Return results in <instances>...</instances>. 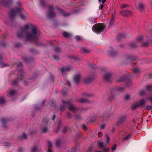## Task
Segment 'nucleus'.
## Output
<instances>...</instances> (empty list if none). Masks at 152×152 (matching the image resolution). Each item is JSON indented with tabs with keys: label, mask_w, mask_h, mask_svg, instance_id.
<instances>
[{
	"label": "nucleus",
	"mask_w": 152,
	"mask_h": 152,
	"mask_svg": "<svg viewBox=\"0 0 152 152\" xmlns=\"http://www.w3.org/2000/svg\"><path fill=\"white\" fill-rule=\"evenodd\" d=\"M68 129V128L67 127H65L63 129V132L64 133H65L67 131Z\"/></svg>",
	"instance_id": "obj_52"
},
{
	"label": "nucleus",
	"mask_w": 152,
	"mask_h": 152,
	"mask_svg": "<svg viewBox=\"0 0 152 152\" xmlns=\"http://www.w3.org/2000/svg\"><path fill=\"white\" fill-rule=\"evenodd\" d=\"M23 73H22V74L19 76V78H18L13 81L12 84L14 85H16L19 82L21 81L23 83L26 85L27 84V83L25 80H23L22 79L23 78Z\"/></svg>",
	"instance_id": "obj_8"
},
{
	"label": "nucleus",
	"mask_w": 152,
	"mask_h": 152,
	"mask_svg": "<svg viewBox=\"0 0 152 152\" xmlns=\"http://www.w3.org/2000/svg\"><path fill=\"white\" fill-rule=\"evenodd\" d=\"M40 3L42 6H44L45 3L43 0H40Z\"/></svg>",
	"instance_id": "obj_47"
},
{
	"label": "nucleus",
	"mask_w": 152,
	"mask_h": 152,
	"mask_svg": "<svg viewBox=\"0 0 152 152\" xmlns=\"http://www.w3.org/2000/svg\"><path fill=\"white\" fill-rule=\"evenodd\" d=\"M53 58L54 59L56 60H58L59 59V57L58 56L56 55L53 56Z\"/></svg>",
	"instance_id": "obj_51"
},
{
	"label": "nucleus",
	"mask_w": 152,
	"mask_h": 152,
	"mask_svg": "<svg viewBox=\"0 0 152 152\" xmlns=\"http://www.w3.org/2000/svg\"><path fill=\"white\" fill-rule=\"evenodd\" d=\"M146 88L148 91L152 90V85H148L146 86Z\"/></svg>",
	"instance_id": "obj_36"
},
{
	"label": "nucleus",
	"mask_w": 152,
	"mask_h": 152,
	"mask_svg": "<svg viewBox=\"0 0 152 152\" xmlns=\"http://www.w3.org/2000/svg\"><path fill=\"white\" fill-rule=\"evenodd\" d=\"M132 136V134L131 133L129 134L128 135H126V137H123L122 140H127L128 139Z\"/></svg>",
	"instance_id": "obj_29"
},
{
	"label": "nucleus",
	"mask_w": 152,
	"mask_h": 152,
	"mask_svg": "<svg viewBox=\"0 0 152 152\" xmlns=\"http://www.w3.org/2000/svg\"><path fill=\"white\" fill-rule=\"evenodd\" d=\"M48 121L49 119L47 118H46L43 120L42 123V126L41 128L42 133H46L48 132V129L47 127V126Z\"/></svg>",
	"instance_id": "obj_4"
},
{
	"label": "nucleus",
	"mask_w": 152,
	"mask_h": 152,
	"mask_svg": "<svg viewBox=\"0 0 152 152\" xmlns=\"http://www.w3.org/2000/svg\"><path fill=\"white\" fill-rule=\"evenodd\" d=\"M98 135L99 137H102V136L103 134L102 133V132H100L98 133Z\"/></svg>",
	"instance_id": "obj_54"
},
{
	"label": "nucleus",
	"mask_w": 152,
	"mask_h": 152,
	"mask_svg": "<svg viewBox=\"0 0 152 152\" xmlns=\"http://www.w3.org/2000/svg\"><path fill=\"white\" fill-rule=\"evenodd\" d=\"M5 102V100L4 97L0 98V104H2Z\"/></svg>",
	"instance_id": "obj_41"
},
{
	"label": "nucleus",
	"mask_w": 152,
	"mask_h": 152,
	"mask_svg": "<svg viewBox=\"0 0 152 152\" xmlns=\"http://www.w3.org/2000/svg\"><path fill=\"white\" fill-rule=\"evenodd\" d=\"M63 35L65 37H68L70 36V34L66 32H64L63 33Z\"/></svg>",
	"instance_id": "obj_35"
},
{
	"label": "nucleus",
	"mask_w": 152,
	"mask_h": 152,
	"mask_svg": "<svg viewBox=\"0 0 152 152\" xmlns=\"http://www.w3.org/2000/svg\"><path fill=\"white\" fill-rule=\"evenodd\" d=\"M148 45V43L147 42H144L141 45V46L144 47H146Z\"/></svg>",
	"instance_id": "obj_48"
},
{
	"label": "nucleus",
	"mask_w": 152,
	"mask_h": 152,
	"mask_svg": "<svg viewBox=\"0 0 152 152\" xmlns=\"http://www.w3.org/2000/svg\"><path fill=\"white\" fill-rule=\"evenodd\" d=\"M54 50L56 53H59L60 51V48L59 47H56L55 48Z\"/></svg>",
	"instance_id": "obj_39"
},
{
	"label": "nucleus",
	"mask_w": 152,
	"mask_h": 152,
	"mask_svg": "<svg viewBox=\"0 0 152 152\" xmlns=\"http://www.w3.org/2000/svg\"><path fill=\"white\" fill-rule=\"evenodd\" d=\"M81 50L86 53H89L91 51V50L89 49L86 47H82L81 48Z\"/></svg>",
	"instance_id": "obj_20"
},
{
	"label": "nucleus",
	"mask_w": 152,
	"mask_h": 152,
	"mask_svg": "<svg viewBox=\"0 0 152 152\" xmlns=\"http://www.w3.org/2000/svg\"><path fill=\"white\" fill-rule=\"evenodd\" d=\"M126 116L125 115L121 116L119 117V120L117 123L118 125H120L122 123L124 122L126 120Z\"/></svg>",
	"instance_id": "obj_12"
},
{
	"label": "nucleus",
	"mask_w": 152,
	"mask_h": 152,
	"mask_svg": "<svg viewBox=\"0 0 152 152\" xmlns=\"http://www.w3.org/2000/svg\"><path fill=\"white\" fill-rule=\"evenodd\" d=\"M137 103L138 104L139 106L140 107L145 104V101L144 99H142L140 100Z\"/></svg>",
	"instance_id": "obj_21"
},
{
	"label": "nucleus",
	"mask_w": 152,
	"mask_h": 152,
	"mask_svg": "<svg viewBox=\"0 0 152 152\" xmlns=\"http://www.w3.org/2000/svg\"><path fill=\"white\" fill-rule=\"evenodd\" d=\"M56 9L59 13L64 16L67 17L70 14L69 13H65L63 10H61L59 8H57Z\"/></svg>",
	"instance_id": "obj_13"
},
{
	"label": "nucleus",
	"mask_w": 152,
	"mask_h": 152,
	"mask_svg": "<svg viewBox=\"0 0 152 152\" xmlns=\"http://www.w3.org/2000/svg\"><path fill=\"white\" fill-rule=\"evenodd\" d=\"M146 109L148 110H151L152 109V105H148L146 107Z\"/></svg>",
	"instance_id": "obj_45"
},
{
	"label": "nucleus",
	"mask_w": 152,
	"mask_h": 152,
	"mask_svg": "<svg viewBox=\"0 0 152 152\" xmlns=\"http://www.w3.org/2000/svg\"><path fill=\"white\" fill-rule=\"evenodd\" d=\"M48 152H53L50 149V148L52 146V143L50 141H48Z\"/></svg>",
	"instance_id": "obj_25"
},
{
	"label": "nucleus",
	"mask_w": 152,
	"mask_h": 152,
	"mask_svg": "<svg viewBox=\"0 0 152 152\" xmlns=\"http://www.w3.org/2000/svg\"><path fill=\"white\" fill-rule=\"evenodd\" d=\"M94 75H91L88 78H86L84 80V82L87 83L91 82L94 78Z\"/></svg>",
	"instance_id": "obj_15"
},
{
	"label": "nucleus",
	"mask_w": 152,
	"mask_h": 152,
	"mask_svg": "<svg viewBox=\"0 0 152 152\" xmlns=\"http://www.w3.org/2000/svg\"><path fill=\"white\" fill-rule=\"evenodd\" d=\"M123 89L122 88H119L118 89L114 88L111 91V93L112 95L115 94L116 93L117 91H122Z\"/></svg>",
	"instance_id": "obj_19"
},
{
	"label": "nucleus",
	"mask_w": 152,
	"mask_h": 152,
	"mask_svg": "<svg viewBox=\"0 0 152 152\" xmlns=\"http://www.w3.org/2000/svg\"><path fill=\"white\" fill-rule=\"evenodd\" d=\"M75 118L77 119V120H80L81 119V118L80 115H77L75 116Z\"/></svg>",
	"instance_id": "obj_46"
},
{
	"label": "nucleus",
	"mask_w": 152,
	"mask_h": 152,
	"mask_svg": "<svg viewBox=\"0 0 152 152\" xmlns=\"http://www.w3.org/2000/svg\"><path fill=\"white\" fill-rule=\"evenodd\" d=\"M40 35V32L34 25H26L24 27H21L17 33L18 37L21 39L26 35L27 40L35 41Z\"/></svg>",
	"instance_id": "obj_1"
},
{
	"label": "nucleus",
	"mask_w": 152,
	"mask_h": 152,
	"mask_svg": "<svg viewBox=\"0 0 152 152\" xmlns=\"http://www.w3.org/2000/svg\"><path fill=\"white\" fill-rule=\"evenodd\" d=\"M109 117V115L108 114H106L105 116H104V117L106 118H108Z\"/></svg>",
	"instance_id": "obj_61"
},
{
	"label": "nucleus",
	"mask_w": 152,
	"mask_h": 152,
	"mask_svg": "<svg viewBox=\"0 0 152 152\" xmlns=\"http://www.w3.org/2000/svg\"><path fill=\"white\" fill-rule=\"evenodd\" d=\"M82 127L84 129H86V127L84 124H83L82 125Z\"/></svg>",
	"instance_id": "obj_60"
},
{
	"label": "nucleus",
	"mask_w": 152,
	"mask_h": 152,
	"mask_svg": "<svg viewBox=\"0 0 152 152\" xmlns=\"http://www.w3.org/2000/svg\"><path fill=\"white\" fill-rule=\"evenodd\" d=\"M61 143V140L59 139L57 140L56 142V145L58 147L59 146Z\"/></svg>",
	"instance_id": "obj_40"
},
{
	"label": "nucleus",
	"mask_w": 152,
	"mask_h": 152,
	"mask_svg": "<svg viewBox=\"0 0 152 152\" xmlns=\"http://www.w3.org/2000/svg\"><path fill=\"white\" fill-rule=\"evenodd\" d=\"M116 147V144H115L111 148V149L112 151H113L115 150Z\"/></svg>",
	"instance_id": "obj_50"
},
{
	"label": "nucleus",
	"mask_w": 152,
	"mask_h": 152,
	"mask_svg": "<svg viewBox=\"0 0 152 152\" xmlns=\"http://www.w3.org/2000/svg\"><path fill=\"white\" fill-rule=\"evenodd\" d=\"M145 93V91H142L141 92V93L140 94V95H143Z\"/></svg>",
	"instance_id": "obj_63"
},
{
	"label": "nucleus",
	"mask_w": 152,
	"mask_h": 152,
	"mask_svg": "<svg viewBox=\"0 0 152 152\" xmlns=\"http://www.w3.org/2000/svg\"><path fill=\"white\" fill-rule=\"evenodd\" d=\"M20 5V2H18L17 5L18 7H16L15 9L12 10L10 12L9 16L11 19H14L17 16L18 14L19 15L21 19L25 20L26 19V12L21 7Z\"/></svg>",
	"instance_id": "obj_2"
},
{
	"label": "nucleus",
	"mask_w": 152,
	"mask_h": 152,
	"mask_svg": "<svg viewBox=\"0 0 152 152\" xmlns=\"http://www.w3.org/2000/svg\"><path fill=\"white\" fill-rule=\"evenodd\" d=\"M66 114H67V116L69 118H71V114H70V113H69V112H67L66 113Z\"/></svg>",
	"instance_id": "obj_57"
},
{
	"label": "nucleus",
	"mask_w": 152,
	"mask_h": 152,
	"mask_svg": "<svg viewBox=\"0 0 152 152\" xmlns=\"http://www.w3.org/2000/svg\"><path fill=\"white\" fill-rule=\"evenodd\" d=\"M143 39V36H140L137 37L136 40V42H138L139 41H142Z\"/></svg>",
	"instance_id": "obj_33"
},
{
	"label": "nucleus",
	"mask_w": 152,
	"mask_h": 152,
	"mask_svg": "<svg viewBox=\"0 0 152 152\" xmlns=\"http://www.w3.org/2000/svg\"><path fill=\"white\" fill-rule=\"evenodd\" d=\"M112 74L110 72H107L104 75L103 79L106 82H110L111 81Z\"/></svg>",
	"instance_id": "obj_7"
},
{
	"label": "nucleus",
	"mask_w": 152,
	"mask_h": 152,
	"mask_svg": "<svg viewBox=\"0 0 152 152\" xmlns=\"http://www.w3.org/2000/svg\"><path fill=\"white\" fill-rule=\"evenodd\" d=\"M126 76H124L120 77L118 79L116 80L117 81L119 82H123L125 80H126Z\"/></svg>",
	"instance_id": "obj_26"
},
{
	"label": "nucleus",
	"mask_w": 152,
	"mask_h": 152,
	"mask_svg": "<svg viewBox=\"0 0 152 152\" xmlns=\"http://www.w3.org/2000/svg\"><path fill=\"white\" fill-rule=\"evenodd\" d=\"M136 8L139 11L142 12L144 10V4L141 3H136L135 4Z\"/></svg>",
	"instance_id": "obj_10"
},
{
	"label": "nucleus",
	"mask_w": 152,
	"mask_h": 152,
	"mask_svg": "<svg viewBox=\"0 0 152 152\" xmlns=\"http://www.w3.org/2000/svg\"><path fill=\"white\" fill-rule=\"evenodd\" d=\"M130 97V96L129 94L126 95L125 96V99L126 100H128L129 99Z\"/></svg>",
	"instance_id": "obj_53"
},
{
	"label": "nucleus",
	"mask_w": 152,
	"mask_h": 152,
	"mask_svg": "<svg viewBox=\"0 0 152 152\" xmlns=\"http://www.w3.org/2000/svg\"><path fill=\"white\" fill-rule=\"evenodd\" d=\"M8 66L7 64H5L3 62H0V68H2L4 67H6Z\"/></svg>",
	"instance_id": "obj_30"
},
{
	"label": "nucleus",
	"mask_w": 152,
	"mask_h": 152,
	"mask_svg": "<svg viewBox=\"0 0 152 152\" xmlns=\"http://www.w3.org/2000/svg\"><path fill=\"white\" fill-rule=\"evenodd\" d=\"M103 143L102 141H99L98 143V145L99 147L102 148L103 147Z\"/></svg>",
	"instance_id": "obj_43"
},
{
	"label": "nucleus",
	"mask_w": 152,
	"mask_h": 152,
	"mask_svg": "<svg viewBox=\"0 0 152 152\" xmlns=\"http://www.w3.org/2000/svg\"><path fill=\"white\" fill-rule=\"evenodd\" d=\"M134 73H137L140 72V70L137 68H134L132 69Z\"/></svg>",
	"instance_id": "obj_34"
},
{
	"label": "nucleus",
	"mask_w": 152,
	"mask_h": 152,
	"mask_svg": "<svg viewBox=\"0 0 152 152\" xmlns=\"http://www.w3.org/2000/svg\"><path fill=\"white\" fill-rule=\"evenodd\" d=\"M91 95L89 94H86V96L87 97H90L91 96Z\"/></svg>",
	"instance_id": "obj_62"
},
{
	"label": "nucleus",
	"mask_w": 152,
	"mask_h": 152,
	"mask_svg": "<svg viewBox=\"0 0 152 152\" xmlns=\"http://www.w3.org/2000/svg\"><path fill=\"white\" fill-rule=\"evenodd\" d=\"M23 59L26 62H28L30 60V59L28 58H24Z\"/></svg>",
	"instance_id": "obj_49"
},
{
	"label": "nucleus",
	"mask_w": 152,
	"mask_h": 152,
	"mask_svg": "<svg viewBox=\"0 0 152 152\" xmlns=\"http://www.w3.org/2000/svg\"><path fill=\"white\" fill-rule=\"evenodd\" d=\"M121 14L123 16H129L132 14V12L129 10H125L121 11L120 12Z\"/></svg>",
	"instance_id": "obj_11"
},
{
	"label": "nucleus",
	"mask_w": 152,
	"mask_h": 152,
	"mask_svg": "<svg viewBox=\"0 0 152 152\" xmlns=\"http://www.w3.org/2000/svg\"><path fill=\"white\" fill-rule=\"evenodd\" d=\"M69 90L66 88H63L62 91V94L63 95L67 94Z\"/></svg>",
	"instance_id": "obj_23"
},
{
	"label": "nucleus",
	"mask_w": 152,
	"mask_h": 152,
	"mask_svg": "<svg viewBox=\"0 0 152 152\" xmlns=\"http://www.w3.org/2000/svg\"><path fill=\"white\" fill-rule=\"evenodd\" d=\"M1 122L3 124H5L7 122V120L5 118H3Z\"/></svg>",
	"instance_id": "obj_56"
},
{
	"label": "nucleus",
	"mask_w": 152,
	"mask_h": 152,
	"mask_svg": "<svg viewBox=\"0 0 152 152\" xmlns=\"http://www.w3.org/2000/svg\"><path fill=\"white\" fill-rule=\"evenodd\" d=\"M80 74L78 73L75 75L74 77L75 82L77 83H78L80 81Z\"/></svg>",
	"instance_id": "obj_16"
},
{
	"label": "nucleus",
	"mask_w": 152,
	"mask_h": 152,
	"mask_svg": "<svg viewBox=\"0 0 152 152\" xmlns=\"http://www.w3.org/2000/svg\"><path fill=\"white\" fill-rule=\"evenodd\" d=\"M23 66V65L22 63L20 62H18V63L17 64V69L18 70H21Z\"/></svg>",
	"instance_id": "obj_27"
},
{
	"label": "nucleus",
	"mask_w": 152,
	"mask_h": 152,
	"mask_svg": "<svg viewBox=\"0 0 152 152\" xmlns=\"http://www.w3.org/2000/svg\"><path fill=\"white\" fill-rule=\"evenodd\" d=\"M106 125L104 124H99V127L101 130H103L105 128Z\"/></svg>",
	"instance_id": "obj_38"
},
{
	"label": "nucleus",
	"mask_w": 152,
	"mask_h": 152,
	"mask_svg": "<svg viewBox=\"0 0 152 152\" xmlns=\"http://www.w3.org/2000/svg\"><path fill=\"white\" fill-rule=\"evenodd\" d=\"M16 93V92L13 90H11L9 91V94H8L9 96H12L14 95Z\"/></svg>",
	"instance_id": "obj_24"
},
{
	"label": "nucleus",
	"mask_w": 152,
	"mask_h": 152,
	"mask_svg": "<svg viewBox=\"0 0 152 152\" xmlns=\"http://www.w3.org/2000/svg\"><path fill=\"white\" fill-rule=\"evenodd\" d=\"M37 149L36 146H34L33 148H31L32 152H36L37 151Z\"/></svg>",
	"instance_id": "obj_42"
},
{
	"label": "nucleus",
	"mask_w": 152,
	"mask_h": 152,
	"mask_svg": "<svg viewBox=\"0 0 152 152\" xmlns=\"http://www.w3.org/2000/svg\"><path fill=\"white\" fill-rule=\"evenodd\" d=\"M127 6V5L125 4H121V8L122 9H123L126 8Z\"/></svg>",
	"instance_id": "obj_44"
},
{
	"label": "nucleus",
	"mask_w": 152,
	"mask_h": 152,
	"mask_svg": "<svg viewBox=\"0 0 152 152\" xmlns=\"http://www.w3.org/2000/svg\"><path fill=\"white\" fill-rule=\"evenodd\" d=\"M48 17L50 18L54 17L56 16V14L54 12V8L52 5H49L48 6Z\"/></svg>",
	"instance_id": "obj_6"
},
{
	"label": "nucleus",
	"mask_w": 152,
	"mask_h": 152,
	"mask_svg": "<svg viewBox=\"0 0 152 152\" xmlns=\"http://www.w3.org/2000/svg\"><path fill=\"white\" fill-rule=\"evenodd\" d=\"M11 1L10 0H0V7L3 5L4 7H8L10 6Z\"/></svg>",
	"instance_id": "obj_9"
},
{
	"label": "nucleus",
	"mask_w": 152,
	"mask_h": 152,
	"mask_svg": "<svg viewBox=\"0 0 152 152\" xmlns=\"http://www.w3.org/2000/svg\"><path fill=\"white\" fill-rule=\"evenodd\" d=\"M66 107H67L69 110L74 113L76 112L78 110V109L72 104V101L71 99L62 100V104L60 106V110L62 112Z\"/></svg>",
	"instance_id": "obj_3"
},
{
	"label": "nucleus",
	"mask_w": 152,
	"mask_h": 152,
	"mask_svg": "<svg viewBox=\"0 0 152 152\" xmlns=\"http://www.w3.org/2000/svg\"><path fill=\"white\" fill-rule=\"evenodd\" d=\"M147 99L149 100L151 103H152V96L148 98Z\"/></svg>",
	"instance_id": "obj_58"
},
{
	"label": "nucleus",
	"mask_w": 152,
	"mask_h": 152,
	"mask_svg": "<svg viewBox=\"0 0 152 152\" xmlns=\"http://www.w3.org/2000/svg\"><path fill=\"white\" fill-rule=\"evenodd\" d=\"M105 29V26L103 23L96 24V33H99L104 31Z\"/></svg>",
	"instance_id": "obj_5"
},
{
	"label": "nucleus",
	"mask_w": 152,
	"mask_h": 152,
	"mask_svg": "<svg viewBox=\"0 0 152 152\" xmlns=\"http://www.w3.org/2000/svg\"><path fill=\"white\" fill-rule=\"evenodd\" d=\"M138 105V104L137 103H136L135 104H134V105L132 106V110H135L137 107H139Z\"/></svg>",
	"instance_id": "obj_32"
},
{
	"label": "nucleus",
	"mask_w": 152,
	"mask_h": 152,
	"mask_svg": "<svg viewBox=\"0 0 152 152\" xmlns=\"http://www.w3.org/2000/svg\"><path fill=\"white\" fill-rule=\"evenodd\" d=\"M106 137H107V140L106 141V145H108L110 144V138L107 135H106Z\"/></svg>",
	"instance_id": "obj_31"
},
{
	"label": "nucleus",
	"mask_w": 152,
	"mask_h": 152,
	"mask_svg": "<svg viewBox=\"0 0 152 152\" xmlns=\"http://www.w3.org/2000/svg\"><path fill=\"white\" fill-rule=\"evenodd\" d=\"M114 23V16H113L111 18L110 21L109 26H112Z\"/></svg>",
	"instance_id": "obj_22"
},
{
	"label": "nucleus",
	"mask_w": 152,
	"mask_h": 152,
	"mask_svg": "<svg viewBox=\"0 0 152 152\" xmlns=\"http://www.w3.org/2000/svg\"><path fill=\"white\" fill-rule=\"evenodd\" d=\"M71 67L68 66L66 67H62L61 68V71L63 74L64 73L65 71H68L71 69Z\"/></svg>",
	"instance_id": "obj_18"
},
{
	"label": "nucleus",
	"mask_w": 152,
	"mask_h": 152,
	"mask_svg": "<svg viewBox=\"0 0 152 152\" xmlns=\"http://www.w3.org/2000/svg\"><path fill=\"white\" fill-rule=\"evenodd\" d=\"M66 84L67 85H68L69 86H70V83L69 81H67Z\"/></svg>",
	"instance_id": "obj_64"
},
{
	"label": "nucleus",
	"mask_w": 152,
	"mask_h": 152,
	"mask_svg": "<svg viewBox=\"0 0 152 152\" xmlns=\"http://www.w3.org/2000/svg\"><path fill=\"white\" fill-rule=\"evenodd\" d=\"M26 137L27 136L26 135L25 133H23L22 136L19 137L18 138L20 140H22L26 139Z\"/></svg>",
	"instance_id": "obj_28"
},
{
	"label": "nucleus",
	"mask_w": 152,
	"mask_h": 152,
	"mask_svg": "<svg viewBox=\"0 0 152 152\" xmlns=\"http://www.w3.org/2000/svg\"><path fill=\"white\" fill-rule=\"evenodd\" d=\"M109 50L108 51L109 55L112 56H114L117 53L116 52L114 51L113 50V48L110 47L109 48Z\"/></svg>",
	"instance_id": "obj_14"
},
{
	"label": "nucleus",
	"mask_w": 152,
	"mask_h": 152,
	"mask_svg": "<svg viewBox=\"0 0 152 152\" xmlns=\"http://www.w3.org/2000/svg\"><path fill=\"white\" fill-rule=\"evenodd\" d=\"M92 30L94 32H95V25H93L92 28Z\"/></svg>",
	"instance_id": "obj_59"
},
{
	"label": "nucleus",
	"mask_w": 152,
	"mask_h": 152,
	"mask_svg": "<svg viewBox=\"0 0 152 152\" xmlns=\"http://www.w3.org/2000/svg\"><path fill=\"white\" fill-rule=\"evenodd\" d=\"M87 101V99L84 98H82L80 99L79 101V102L84 103L86 102Z\"/></svg>",
	"instance_id": "obj_37"
},
{
	"label": "nucleus",
	"mask_w": 152,
	"mask_h": 152,
	"mask_svg": "<svg viewBox=\"0 0 152 152\" xmlns=\"http://www.w3.org/2000/svg\"><path fill=\"white\" fill-rule=\"evenodd\" d=\"M75 39L76 40L78 41L81 39V38L79 36H76L75 37Z\"/></svg>",
	"instance_id": "obj_55"
},
{
	"label": "nucleus",
	"mask_w": 152,
	"mask_h": 152,
	"mask_svg": "<svg viewBox=\"0 0 152 152\" xmlns=\"http://www.w3.org/2000/svg\"><path fill=\"white\" fill-rule=\"evenodd\" d=\"M106 0H98V1L100 4L99 6V10H102L104 5L103 4L106 1Z\"/></svg>",
	"instance_id": "obj_17"
}]
</instances>
